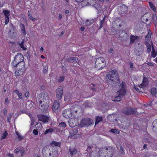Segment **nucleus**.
<instances>
[{"label": "nucleus", "instance_id": "0eeeda50", "mask_svg": "<svg viewBox=\"0 0 157 157\" xmlns=\"http://www.w3.org/2000/svg\"><path fill=\"white\" fill-rule=\"evenodd\" d=\"M25 63L24 62H21L18 64L17 65V71L20 72L21 73H24L25 71Z\"/></svg>", "mask_w": 157, "mask_h": 157}, {"label": "nucleus", "instance_id": "0e129e2a", "mask_svg": "<svg viewBox=\"0 0 157 157\" xmlns=\"http://www.w3.org/2000/svg\"><path fill=\"white\" fill-rule=\"evenodd\" d=\"M147 64L151 66H153L154 65V64L153 63H152L150 62H148L147 63Z\"/></svg>", "mask_w": 157, "mask_h": 157}, {"label": "nucleus", "instance_id": "e2e57ef3", "mask_svg": "<svg viewBox=\"0 0 157 157\" xmlns=\"http://www.w3.org/2000/svg\"><path fill=\"white\" fill-rule=\"evenodd\" d=\"M47 72V70L46 68H44L43 69V73L45 74Z\"/></svg>", "mask_w": 157, "mask_h": 157}, {"label": "nucleus", "instance_id": "680f3d73", "mask_svg": "<svg viewBox=\"0 0 157 157\" xmlns=\"http://www.w3.org/2000/svg\"><path fill=\"white\" fill-rule=\"evenodd\" d=\"M91 148L90 146H88L87 147V150L89 152H90L91 151Z\"/></svg>", "mask_w": 157, "mask_h": 157}, {"label": "nucleus", "instance_id": "338daca9", "mask_svg": "<svg viewBox=\"0 0 157 157\" xmlns=\"http://www.w3.org/2000/svg\"><path fill=\"white\" fill-rule=\"evenodd\" d=\"M14 92L17 95L19 93V91L17 90H14Z\"/></svg>", "mask_w": 157, "mask_h": 157}, {"label": "nucleus", "instance_id": "e433bc0d", "mask_svg": "<svg viewBox=\"0 0 157 157\" xmlns=\"http://www.w3.org/2000/svg\"><path fill=\"white\" fill-rule=\"evenodd\" d=\"M12 65L14 67H17V65H18V63H17L16 62L15 60V59H14V60L13 62H12Z\"/></svg>", "mask_w": 157, "mask_h": 157}, {"label": "nucleus", "instance_id": "864d4df0", "mask_svg": "<svg viewBox=\"0 0 157 157\" xmlns=\"http://www.w3.org/2000/svg\"><path fill=\"white\" fill-rule=\"evenodd\" d=\"M130 67L131 70H132L133 69V65L132 63L130 62Z\"/></svg>", "mask_w": 157, "mask_h": 157}, {"label": "nucleus", "instance_id": "2f4dec72", "mask_svg": "<svg viewBox=\"0 0 157 157\" xmlns=\"http://www.w3.org/2000/svg\"><path fill=\"white\" fill-rule=\"evenodd\" d=\"M53 129L52 128L46 129L44 132V134L45 135L49 133H52L53 132Z\"/></svg>", "mask_w": 157, "mask_h": 157}, {"label": "nucleus", "instance_id": "f8f14e48", "mask_svg": "<svg viewBox=\"0 0 157 157\" xmlns=\"http://www.w3.org/2000/svg\"><path fill=\"white\" fill-rule=\"evenodd\" d=\"M14 59H15V60L17 63H18L21 62H24V57L22 54L20 53H18L15 56Z\"/></svg>", "mask_w": 157, "mask_h": 157}, {"label": "nucleus", "instance_id": "c9c22d12", "mask_svg": "<svg viewBox=\"0 0 157 157\" xmlns=\"http://www.w3.org/2000/svg\"><path fill=\"white\" fill-rule=\"evenodd\" d=\"M152 19L154 23H156L157 21V16L156 15H153L152 17Z\"/></svg>", "mask_w": 157, "mask_h": 157}, {"label": "nucleus", "instance_id": "f03ea898", "mask_svg": "<svg viewBox=\"0 0 157 157\" xmlns=\"http://www.w3.org/2000/svg\"><path fill=\"white\" fill-rule=\"evenodd\" d=\"M93 121L89 118H86L82 119L79 124V126L81 127H87L89 125L92 124Z\"/></svg>", "mask_w": 157, "mask_h": 157}, {"label": "nucleus", "instance_id": "8fccbe9b", "mask_svg": "<svg viewBox=\"0 0 157 157\" xmlns=\"http://www.w3.org/2000/svg\"><path fill=\"white\" fill-rule=\"evenodd\" d=\"M33 134L35 135H37L38 134V132L36 129H34L33 131Z\"/></svg>", "mask_w": 157, "mask_h": 157}, {"label": "nucleus", "instance_id": "393cba45", "mask_svg": "<svg viewBox=\"0 0 157 157\" xmlns=\"http://www.w3.org/2000/svg\"><path fill=\"white\" fill-rule=\"evenodd\" d=\"M2 12L4 13L5 17H9L10 15V11L8 10H3Z\"/></svg>", "mask_w": 157, "mask_h": 157}, {"label": "nucleus", "instance_id": "a878e982", "mask_svg": "<svg viewBox=\"0 0 157 157\" xmlns=\"http://www.w3.org/2000/svg\"><path fill=\"white\" fill-rule=\"evenodd\" d=\"M157 55V52L155 51L154 48L152 46V51L151 52V56L153 57H155Z\"/></svg>", "mask_w": 157, "mask_h": 157}, {"label": "nucleus", "instance_id": "a18cd8bd", "mask_svg": "<svg viewBox=\"0 0 157 157\" xmlns=\"http://www.w3.org/2000/svg\"><path fill=\"white\" fill-rule=\"evenodd\" d=\"M29 19L31 20L32 21H35L36 20V19L35 18H33V17L32 15H30V16H29Z\"/></svg>", "mask_w": 157, "mask_h": 157}, {"label": "nucleus", "instance_id": "09e8293b", "mask_svg": "<svg viewBox=\"0 0 157 157\" xmlns=\"http://www.w3.org/2000/svg\"><path fill=\"white\" fill-rule=\"evenodd\" d=\"M110 132L113 133H117V130L116 129H111L110 131Z\"/></svg>", "mask_w": 157, "mask_h": 157}, {"label": "nucleus", "instance_id": "aec40b11", "mask_svg": "<svg viewBox=\"0 0 157 157\" xmlns=\"http://www.w3.org/2000/svg\"><path fill=\"white\" fill-rule=\"evenodd\" d=\"M48 106L47 105L44 106V105H41L40 109L44 113H47L48 112Z\"/></svg>", "mask_w": 157, "mask_h": 157}, {"label": "nucleus", "instance_id": "20e7f679", "mask_svg": "<svg viewBox=\"0 0 157 157\" xmlns=\"http://www.w3.org/2000/svg\"><path fill=\"white\" fill-rule=\"evenodd\" d=\"M106 76L109 79L113 81L118 78V76L116 73V71L114 70H111L107 74Z\"/></svg>", "mask_w": 157, "mask_h": 157}, {"label": "nucleus", "instance_id": "ddd939ff", "mask_svg": "<svg viewBox=\"0 0 157 157\" xmlns=\"http://www.w3.org/2000/svg\"><path fill=\"white\" fill-rule=\"evenodd\" d=\"M121 35L122 41H126L128 39V36L126 33L125 31H122L121 34Z\"/></svg>", "mask_w": 157, "mask_h": 157}, {"label": "nucleus", "instance_id": "f257e3e1", "mask_svg": "<svg viewBox=\"0 0 157 157\" xmlns=\"http://www.w3.org/2000/svg\"><path fill=\"white\" fill-rule=\"evenodd\" d=\"M105 66V61L102 57L98 58L95 61V67L99 70L103 68Z\"/></svg>", "mask_w": 157, "mask_h": 157}, {"label": "nucleus", "instance_id": "c03bdc74", "mask_svg": "<svg viewBox=\"0 0 157 157\" xmlns=\"http://www.w3.org/2000/svg\"><path fill=\"white\" fill-rule=\"evenodd\" d=\"M21 149L20 147H17L14 150V152L15 153L17 154L19 152H20Z\"/></svg>", "mask_w": 157, "mask_h": 157}, {"label": "nucleus", "instance_id": "49530a36", "mask_svg": "<svg viewBox=\"0 0 157 157\" xmlns=\"http://www.w3.org/2000/svg\"><path fill=\"white\" fill-rule=\"evenodd\" d=\"M121 152L122 155H124V149L123 147H122V146L120 147Z\"/></svg>", "mask_w": 157, "mask_h": 157}, {"label": "nucleus", "instance_id": "7ed1b4c3", "mask_svg": "<svg viewBox=\"0 0 157 157\" xmlns=\"http://www.w3.org/2000/svg\"><path fill=\"white\" fill-rule=\"evenodd\" d=\"M120 89L117 92V95L124 96L126 94V86L124 82H123L119 86Z\"/></svg>", "mask_w": 157, "mask_h": 157}, {"label": "nucleus", "instance_id": "4be33fe9", "mask_svg": "<svg viewBox=\"0 0 157 157\" xmlns=\"http://www.w3.org/2000/svg\"><path fill=\"white\" fill-rule=\"evenodd\" d=\"M20 26L21 30L22 33L25 36L26 34V32L25 30L24 25L22 23H21L20 24Z\"/></svg>", "mask_w": 157, "mask_h": 157}, {"label": "nucleus", "instance_id": "dca6fc26", "mask_svg": "<svg viewBox=\"0 0 157 157\" xmlns=\"http://www.w3.org/2000/svg\"><path fill=\"white\" fill-rule=\"evenodd\" d=\"M41 97L44 101L48 100L49 96L46 92H44L41 94Z\"/></svg>", "mask_w": 157, "mask_h": 157}, {"label": "nucleus", "instance_id": "6ab92c4d", "mask_svg": "<svg viewBox=\"0 0 157 157\" xmlns=\"http://www.w3.org/2000/svg\"><path fill=\"white\" fill-rule=\"evenodd\" d=\"M139 37L136 36L131 35L130 37V43L131 44H133L135 41L136 40L139 39Z\"/></svg>", "mask_w": 157, "mask_h": 157}, {"label": "nucleus", "instance_id": "ea45409f", "mask_svg": "<svg viewBox=\"0 0 157 157\" xmlns=\"http://www.w3.org/2000/svg\"><path fill=\"white\" fill-rule=\"evenodd\" d=\"M28 115L31 118V121H35V119L34 117L32 116V115L30 113H28Z\"/></svg>", "mask_w": 157, "mask_h": 157}, {"label": "nucleus", "instance_id": "9b49d317", "mask_svg": "<svg viewBox=\"0 0 157 157\" xmlns=\"http://www.w3.org/2000/svg\"><path fill=\"white\" fill-rule=\"evenodd\" d=\"M63 116L67 119L72 117V112L71 109H65L63 112Z\"/></svg>", "mask_w": 157, "mask_h": 157}, {"label": "nucleus", "instance_id": "72a5a7b5", "mask_svg": "<svg viewBox=\"0 0 157 157\" xmlns=\"http://www.w3.org/2000/svg\"><path fill=\"white\" fill-rule=\"evenodd\" d=\"M142 89V87L139 86H135V89L138 92H140L141 91V89Z\"/></svg>", "mask_w": 157, "mask_h": 157}, {"label": "nucleus", "instance_id": "5fc2aeb1", "mask_svg": "<svg viewBox=\"0 0 157 157\" xmlns=\"http://www.w3.org/2000/svg\"><path fill=\"white\" fill-rule=\"evenodd\" d=\"M62 69L63 71V73H64L67 70L66 67L64 66H63Z\"/></svg>", "mask_w": 157, "mask_h": 157}, {"label": "nucleus", "instance_id": "2eb2a0df", "mask_svg": "<svg viewBox=\"0 0 157 157\" xmlns=\"http://www.w3.org/2000/svg\"><path fill=\"white\" fill-rule=\"evenodd\" d=\"M69 151L71 156H73L76 155L77 153V151L76 149L73 147H70L69 149Z\"/></svg>", "mask_w": 157, "mask_h": 157}, {"label": "nucleus", "instance_id": "a19ab883", "mask_svg": "<svg viewBox=\"0 0 157 157\" xmlns=\"http://www.w3.org/2000/svg\"><path fill=\"white\" fill-rule=\"evenodd\" d=\"M149 5L151 7V8L154 11H155V10H156L155 8V6L153 5V4L151 2H149Z\"/></svg>", "mask_w": 157, "mask_h": 157}, {"label": "nucleus", "instance_id": "5701e85b", "mask_svg": "<svg viewBox=\"0 0 157 157\" xmlns=\"http://www.w3.org/2000/svg\"><path fill=\"white\" fill-rule=\"evenodd\" d=\"M152 125L153 128H155L154 129L153 128V130L155 131H157V119L153 122Z\"/></svg>", "mask_w": 157, "mask_h": 157}, {"label": "nucleus", "instance_id": "f704fd0d", "mask_svg": "<svg viewBox=\"0 0 157 157\" xmlns=\"http://www.w3.org/2000/svg\"><path fill=\"white\" fill-rule=\"evenodd\" d=\"M16 134L18 138L19 141H21L23 139V137L21 136V135L18 132H16Z\"/></svg>", "mask_w": 157, "mask_h": 157}, {"label": "nucleus", "instance_id": "37998d69", "mask_svg": "<svg viewBox=\"0 0 157 157\" xmlns=\"http://www.w3.org/2000/svg\"><path fill=\"white\" fill-rule=\"evenodd\" d=\"M20 152L21 153V156H22L24 155L25 153V151L23 149H21L20 151Z\"/></svg>", "mask_w": 157, "mask_h": 157}, {"label": "nucleus", "instance_id": "423d86ee", "mask_svg": "<svg viewBox=\"0 0 157 157\" xmlns=\"http://www.w3.org/2000/svg\"><path fill=\"white\" fill-rule=\"evenodd\" d=\"M110 148L111 147H109L108 148L104 147L101 148L98 151V154L101 155L102 153H107L109 155V157H111L112 156L113 151Z\"/></svg>", "mask_w": 157, "mask_h": 157}, {"label": "nucleus", "instance_id": "4d7b16f0", "mask_svg": "<svg viewBox=\"0 0 157 157\" xmlns=\"http://www.w3.org/2000/svg\"><path fill=\"white\" fill-rule=\"evenodd\" d=\"M52 144L56 146H58L59 145V143L56 142H53Z\"/></svg>", "mask_w": 157, "mask_h": 157}, {"label": "nucleus", "instance_id": "6e6552de", "mask_svg": "<svg viewBox=\"0 0 157 157\" xmlns=\"http://www.w3.org/2000/svg\"><path fill=\"white\" fill-rule=\"evenodd\" d=\"M123 113L127 115H129L132 114H136V109L129 108L123 110Z\"/></svg>", "mask_w": 157, "mask_h": 157}, {"label": "nucleus", "instance_id": "603ef678", "mask_svg": "<svg viewBox=\"0 0 157 157\" xmlns=\"http://www.w3.org/2000/svg\"><path fill=\"white\" fill-rule=\"evenodd\" d=\"M18 97L19 98L21 99L22 98V94L21 93H19L18 94H17Z\"/></svg>", "mask_w": 157, "mask_h": 157}, {"label": "nucleus", "instance_id": "de8ad7c7", "mask_svg": "<svg viewBox=\"0 0 157 157\" xmlns=\"http://www.w3.org/2000/svg\"><path fill=\"white\" fill-rule=\"evenodd\" d=\"M5 25H7L9 22V17H5Z\"/></svg>", "mask_w": 157, "mask_h": 157}, {"label": "nucleus", "instance_id": "774afa93", "mask_svg": "<svg viewBox=\"0 0 157 157\" xmlns=\"http://www.w3.org/2000/svg\"><path fill=\"white\" fill-rule=\"evenodd\" d=\"M113 49L112 48H110L109 50V52L110 53H111L113 52Z\"/></svg>", "mask_w": 157, "mask_h": 157}, {"label": "nucleus", "instance_id": "f3484780", "mask_svg": "<svg viewBox=\"0 0 157 157\" xmlns=\"http://www.w3.org/2000/svg\"><path fill=\"white\" fill-rule=\"evenodd\" d=\"M59 101L57 100L55 101L52 107V109L53 110H56L59 108Z\"/></svg>", "mask_w": 157, "mask_h": 157}, {"label": "nucleus", "instance_id": "412c9836", "mask_svg": "<svg viewBox=\"0 0 157 157\" xmlns=\"http://www.w3.org/2000/svg\"><path fill=\"white\" fill-rule=\"evenodd\" d=\"M75 120L73 119H71L69 120L68 123L69 126L71 127H75L76 124L74 123Z\"/></svg>", "mask_w": 157, "mask_h": 157}, {"label": "nucleus", "instance_id": "69168bd1", "mask_svg": "<svg viewBox=\"0 0 157 157\" xmlns=\"http://www.w3.org/2000/svg\"><path fill=\"white\" fill-rule=\"evenodd\" d=\"M62 18V15L59 14V20H61Z\"/></svg>", "mask_w": 157, "mask_h": 157}, {"label": "nucleus", "instance_id": "3c124183", "mask_svg": "<svg viewBox=\"0 0 157 157\" xmlns=\"http://www.w3.org/2000/svg\"><path fill=\"white\" fill-rule=\"evenodd\" d=\"M5 104L6 105H8L9 103V100L8 98H6L5 100Z\"/></svg>", "mask_w": 157, "mask_h": 157}, {"label": "nucleus", "instance_id": "39448f33", "mask_svg": "<svg viewBox=\"0 0 157 157\" xmlns=\"http://www.w3.org/2000/svg\"><path fill=\"white\" fill-rule=\"evenodd\" d=\"M138 46L134 49V52L137 56H140L144 50V45L138 43Z\"/></svg>", "mask_w": 157, "mask_h": 157}, {"label": "nucleus", "instance_id": "13d9d810", "mask_svg": "<svg viewBox=\"0 0 157 157\" xmlns=\"http://www.w3.org/2000/svg\"><path fill=\"white\" fill-rule=\"evenodd\" d=\"M88 20H87L86 21V25H89L91 24V23Z\"/></svg>", "mask_w": 157, "mask_h": 157}, {"label": "nucleus", "instance_id": "052dcab7", "mask_svg": "<svg viewBox=\"0 0 157 157\" xmlns=\"http://www.w3.org/2000/svg\"><path fill=\"white\" fill-rule=\"evenodd\" d=\"M7 156H10V157H14V156L13 154L8 153L6 154Z\"/></svg>", "mask_w": 157, "mask_h": 157}, {"label": "nucleus", "instance_id": "4c0bfd02", "mask_svg": "<svg viewBox=\"0 0 157 157\" xmlns=\"http://www.w3.org/2000/svg\"><path fill=\"white\" fill-rule=\"evenodd\" d=\"M65 77L64 76H60L58 79V82H63L64 79Z\"/></svg>", "mask_w": 157, "mask_h": 157}, {"label": "nucleus", "instance_id": "bf43d9fd", "mask_svg": "<svg viewBox=\"0 0 157 157\" xmlns=\"http://www.w3.org/2000/svg\"><path fill=\"white\" fill-rule=\"evenodd\" d=\"M25 96L26 97H28L29 96V92L28 91L26 92L25 94Z\"/></svg>", "mask_w": 157, "mask_h": 157}, {"label": "nucleus", "instance_id": "1a4fd4ad", "mask_svg": "<svg viewBox=\"0 0 157 157\" xmlns=\"http://www.w3.org/2000/svg\"><path fill=\"white\" fill-rule=\"evenodd\" d=\"M38 120L44 123L48 122L49 121V117L42 114H39L37 115Z\"/></svg>", "mask_w": 157, "mask_h": 157}, {"label": "nucleus", "instance_id": "a211bd4d", "mask_svg": "<svg viewBox=\"0 0 157 157\" xmlns=\"http://www.w3.org/2000/svg\"><path fill=\"white\" fill-rule=\"evenodd\" d=\"M148 83V81L146 77H144L143 79L142 83L140 84V86L142 87V88L146 86Z\"/></svg>", "mask_w": 157, "mask_h": 157}, {"label": "nucleus", "instance_id": "9d476101", "mask_svg": "<svg viewBox=\"0 0 157 157\" xmlns=\"http://www.w3.org/2000/svg\"><path fill=\"white\" fill-rule=\"evenodd\" d=\"M56 97L57 99L60 100L62 98L63 95V89L62 87L57 88L56 90Z\"/></svg>", "mask_w": 157, "mask_h": 157}, {"label": "nucleus", "instance_id": "58836bf2", "mask_svg": "<svg viewBox=\"0 0 157 157\" xmlns=\"http://www.w3.org/2000/svg\"><path fill=\"white\" fill-rule=\"evenodd\" d=\"M8 133L6 131H5L4 133L2 134V139H4L6 138V137L8 135Z\"/></svg>", "mask_w": 157, "mask_h": 157}, {"label": "nucleus", "instance_id": "c756f323", "mask_svg": "<svg viewBox=\"0 0 157 157\" xmlns=\"http://www.w3.org/2000/svg\"><path fill=\"white\" fill-rule=\"evenodd\" d=\"M151 92L152 95L155 96L157 93V90L155 88H152L151 90Z\"/></svg>", "mask_w": 157, "mask_h": 157}, {"label": "nucleus", "instance_id": "bb28decb", "mask_svg": "<svg viewBox=\"0 0 157 157\" xmlns=\"http://www.w3.org/2000/svg\"><path fill=\"white\" fill-rule=\"evenodd\" d=\"M66 126L67 124L65 122H63L59 123L58 126V127L61 129H63L66 127Z\"/></svg>", "mask_w": 157, "mask_h": 157}, {"label": "nucleus", "instance_id": "6e6d98bb", "mask_svg": "<svg viewBox=\"0 0 157 157\" xmlns=\"http://www.w3.org/2000/svg\"><path fill=\"white\" fill-rule=\"evenodd\" d=\"M144 157H157V156L154 155H146Z\"/></svg>", "mask_w": 157, "mask_h": 157}, {"label": "nucleus", "instance_id": "b1692460", "mask_svg": "<svg viewBox=\"0 0 157 157\" xmlns=\"http://www.w3.org/2000/svg\"><path fill=\"white\" fill-rule=\"evenodd\" d=\"M123 96H121V95H117L115 97V99L114 100H113V101H117V102H119L120 101L121 99V98Z\"/></svg>", "mask_w": 157, "mask_h": 157}, {"label": "nucleus", "instance_id": "473e14b6", "mask_svg": "<svg viewBox=\"0 0 157 157\" xmlns=\"http://www.w3.org/2000/svg\"><path fill=\"white\" fill-rule=\"evenodd\" d=\"M68 60L70 62L73 61V62H77V61H78V59L76 57H71L69 58Z\"/></svg>", "mask_w": 157, "mask_h": 157}, {"label": "nucleus", "instance_id": "cd10ccee", "mask_svg": "<svg viewBox=\"0 0 157 157\" xmlns=\"http://www.w3.org/2000/svg\"><path fill=\"white\" fill-rule=\"evenodd\" d=\"M102 117L98 116L96 118L95 125L99 123L102 121Z\"/></svg>", "mask_w": 157, "mask_h": 157}, {"label": "nucleus", "instance_id": "79ce46f5", "mask_svg": "<svg viewBox=\"0 0 157 157\" xmlns=\"http://www.w3.org/2000/svg\"><path fill=\"white\" fill-rule=\"evenodd\" d=\"M24 73H21L20 72H19V71H15V75L16 76H19L20 75H22Z\"/></svg>", "mask_w": 157, "mask_h": 157}, {"label": "nucleus", "instance_id": "4468645a", "mask_svg": "<svg viewBox=\"0 0 157 157\" xmlns=\"http://www.w3.org/2000/svg\"><path fill=\"white\" fill-rule=\"evenodd\" d=\"M151 32L150 30L148 32L147 35L145 36V44L149 43L151 40Z\"/></svg>", "mask_w": 157, "mask_h": 157}, {"label": "nucleus", "instance_id": "7c9ffc66", "mask_svg": "<svg viewBox=\"0 0 157 157\" xmlns=\"http://www.w3.org/2000/svg\"><path fill=\"white\" fill-rule=\"evenodd\" d=\"M147 47V51L148 53L150 52L151 50V47L149 43L145 44Z\"/></svg>", "mask_w": 157, "mask_h": 157}, {"label": "nucleus", "instance_id": "c85d7f7f", "mask_svg": "<svg viewBox=\"0 0 157 157\" xmlns=\"http://www.w3.org/2000/svg\"><path fill=\"white\" fill-rule=\"evenodd\" d=\"M24 39L21 42V43H19V45L21 48L23 50H26L27 49L25 47L24 45Z\"/></svg>", "mask_w": 157, "mask_h": 157}]
</instances>
